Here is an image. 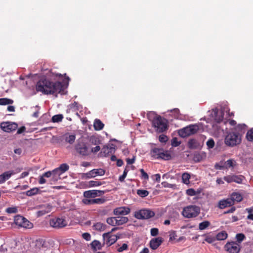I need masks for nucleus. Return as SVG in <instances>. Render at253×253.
I'll use <instances>...</instances> for the list:
<instances>
[{"label":"nucleus","mask_w":253,"mask_h":253,"mask_svg":"<svg viewBox=\"0 0 253 253\" xmlns=\"http://www.w3.org/2000/svg\"><path fill=\"white\" fill-rule=\"evenodd\" d=\"M63 116L61 114L55 115L52 118V121L53 123H58L62 121Z\"/></svg>","instance_id":"37"},{"label":"nucleus","mask_w":253,"mask_h":253,"mask_svg":"<svg viewBox=\"0 0 253 253\" xmlns=\"http://www.w3.org/2000/svg\"><path fill=\"white\" fill-rule=\"evenodd\" d=\"M6 212L8 213H16L18 212L17 208L14 207H9L6 209Z\"/></svg>","instance_id":"43"},{"label":"nucleus","mask_w":253,"mask_h":253,"mask_svg":"<svg viewBox=\"0 0 253 253\" xmlns=\"http://www.w3.org/2000/svg\"><path fill=\"white\" fill-rule=\"evenodd\" d=\"M14 174L13 170L7 171L0 175V184H2L5 182L6 180H8L12 175Z\"/></svg>","instance_id":"18"},{"label":"nucleus","mask_w":253,"mask_h":253,"mask_svg":"<svg viewBox=\"0 0 253 253\" xmlns=\"http://www.w3.org/2000/svg\"><path fill=\"white\" fill-rule=\"evenodd\" d=\"M115 152V146L114 144H111V146H108L105 145L103 147L100 152V156L101 157H108Z\"/></svg>","instance_id":"13"},{"label":"nucleus","mask_w":253,"mask_h":253,"mask_svg":"<svg viewBox=\"0 0 253 253\" xmlns=\"http://www.w3.org/2000/svg\"><path fill=\"white\" fill-rule=\"evenodd\" d=\"M204 236L205 237V241L209 244H211L216 241L215 236H212L211 235H204Z\"/></svg>","instance_id":"30"},{"label":"nucleus","mask_w":253,"mask_h":253,"mask_svg":"<svg viewBox=\"0 0 253 253\" xmlns=\"http://www.w3.org/2000/svg\"><path fill=\"white\" fill-rule=\"evenodd\" d=\"M94 128L95 130H100L104 127V125L99 119H95L93 124Z\"/></svg>","instance_id":"21"},{"label":"nucleus","mask_w":253,"mask_h":253,"mask_svg":"<svg viewBox=\"0 0 253 253\" xmlns=\"http://www.w3.org/2000/svg\"><path fill=\"white\" fill-rule=\"evenodd\" d=\"M164 239L161 237L152 238L149 242V247L152 250H157L163 243Z\"/></svg>","instance_id":"14"},{"label":"nucleus","mask_w":253,"mask_h":253,"mask_svg":"<svg viewBox=\"0 0 253 253\" xmlns=\"http://www.w3.org/2000/svg\"><path fill=\"white\" fill-rule=\"evenodd\" d=\"M103 238L104 243L110 246L117 241L118 238L116 235L111 234V232H108L103 234Z\"/></svg>","instance_id":"12"},{"label":"nucleus","mask_w":253,"mask_h":253,"mask_svg":"<svg viewBox=\"0 0 253 253\" xmlns=\"http://www.w3.org/2000/svg\"><path fill=\"white\" fill-rule=\"evenodd\" d=\"M149 191L143 189H138L137 191V194L141 197L144 198L149 195Z\"/></svg>","instance_id":"36"},{"label":"nucleus","mask_w":253,"mask_h":253,"mask_svg":"<svg viewBox=\"0 0 253 253\" xmlns=\"http://www.w3.org/2000/svg\"><path fill=\"white\" fill-rule=\"evenodd\" d=\"M76 139V135L74 134L70 135L68 136H66L65 138V141L69 143L70 144H72L74 143Z\"/></svg>","instance_id":"35"},{"label":"nucleus","mask_w":253,"mask_h":253,"mask_svg":"<svg viewBox=\"0 0 253 253\" xmlns=\"http://www.w3.org/2000/svg\"><path fill=\"white\" fill-rule=\"evenodd\" d=\"M92 172L93 173V177L96 176L97 175L102 176L105 174V170L102 169H93L91 170Z\"/></svg>","instance_id":"25"},{"label":"nucleus","mask_w":253,"mask_h":253,"mask_svg":"<svg viewBox=\"0 0 253 253\" xmlns=\"http://www.w3.org/2000/svg\"><path fill=\"white\" fill-rule=\"evenodd\" d=\"M105 201V199L104 198L93 199L94 204H103Z\"/></svg>","instance_id":"50"},{"label":"nucleus","mask_w":253,"mask_h":253,"mask_svg":"<svg viewBox=\"0 0 253 253\" xmlns=\"http://www.w3.org/2000/svg\"><path fill=\"white\" fill-rule=\"evenodd\" d=\"M84 198H94L96 197V196L95 195L94 190H90L88 191H86L84 192Z\"/></svg>","instance_id":"26"},{"label":"nucleus","mask_w":253,"mask_h":253,"mask_svg":"<svg viewBox=\"0 0 253 253\" xmlns=\"http://www.w3.org/2000/svg\"><path fill=\"white\" fill-rule=\"evenodd\" d=\"M180 142H178L176 138H174L172 139V142H171V145L174 147L178 146L180 145Z\"/></svg>","instance_id":"61"},{"label":"nucleus","mask_w":253,"mask_h":253,"mask_svg":"<svg viewBox=\"0 0 253 253\" xmlns=\"http://www.w3.org/2000/svg\"><path fill=\"white\" fill-rule=\"evenodd\" d=\"M241 141V135L237 132L228 133L225 138V143L228 146L233 147L239 144Z\"/></svg>","instance_id":"4"},{"label":"nucleus","mask_w":253,"mask_h":253,"mask_svg":"<svg viewBox=\"0 0 253 253\" xmlns=\"http://www.w3.org/2000/svg\"><path fill=\"white\" fill-rule=\"evenodd\" d=\"M186 193L190 196H195L197 194L196 191L192 188L188 189L186 190Z\"/></svg>","instance_id":"49"},{"label":"nucleus","mask_w":253,"mask_h":253,"mask_svg":"<svg viewBox=\"0 0 253 253\" xmlns=\"http://www.w3.org/2000/svg\"><path fill=\"white\" fill-rule=\"evenodd\" d=\"M151 235L152 236H156L159 234V230L158 228H153L151 229Z\"/></svg>","instance_id":"58"},{"label":"nucleus","mask_w":253,"mask_h":253,"mask_svg":"<svg viewBox=\"0 0 253 253\" xmlns=\"http://www.w3.org/2000/svg\"><path fill=\"white\" fill-rule=\"evenodd\" d=\"M190 178V175L188 173L185 172L182 175V180L184 184H188L189 183V179Z\"/></svg>","instance_id":"32"},{"label":"nucleus","mask_w":253,"mask_h":253,"mask_svg":"<svg viewBox=\"0 0 253 253\" xmlns=\"http://www.w3.org/2000/svg\"><path fill=\"white\" fill-rule=\"evenodd\" d=\"M224 249L229 253H239L241 250V245L233 241L228 242L225 244Z\"/></svg>","instance_id":"10"},{"label":"nucleus","mask_w":253,"mask_h":253,"mask_svg":"<svg viewBox=\"0 0 253 253\" xmlns=\"http://www.w3.org/2000/svg\"><path fill=\"white\" fill-rule=\"evenodd\" d=\"M36 90L44 94H55L57 96L58 93H63V85L60 82H53L46 79L39 80L36 86Z\"/></svg>","instance_id":"1"},{"label":"nucleus","mask_w":253,"mask_h":253,"mask_svg":"<svg viewBox=\"0 0 253 253\" xmlns=\"http://www.w3.org/2000/svg\"><path fill=\"white\" fill-rule=\"evenodd\" d=\"M90 141L92 144L96 145L98 144L99 140L95 137H91L90 138Z\"/></svg>","instance_id":"62"},{"label":"nucleus","mask_w":253,"mask_h":253,"mask_svg":"<svg viewBox=\"0 0 253 253\" xmlns=\"http://www.w3.org/2000/svg\"><path fill=\"white\" fill-rule=\"evenodd\" d=\"M18 125L13 122H6L0 124V127L2 130L7 132H12L17 128Z\"/></svg>","instance_id":"11"},{"label":"nucleus","mask_w":253,"mask_h":253,"mask_svg":"<svg viewBox=\"0 0 253 253\" xmlns=\"http://www.w3.org/2000/svg\"><path fill=\"white\" fill-rule=\"evenodd\" d=\"M50 226L54 228H62L67 225V221L63 217H54L49 220Z\"/></svg>","instance_id":"9"},{"label":"nucleus","mask_w":253,"mask_h":253,"mask_svg":"<svg viewBox=\"0 0 253 253\" xmlns=\"http://www.w3.org/2000/svg\"><path fill=\"white\" fill-rule=\"evenodd\" d=\"M20 227L27 229H31L33 228V224L32 222H30L28 220H27L26 218L24 221L23 222V223H22V225H21Z\"/></svg>","instance_id":"33"},{"label":"nucleus","mask_w":253,"mask_h":253,"mask_svg":"<svg viewBox=\"0 0 253 253\" xmlns=\"http://www.w3.org/2000/svg\"><path fill=\"white\" fill-rule=\"evenodd\" d=\"M128 170L126 169H125L123 172V174L119 177V180L121 182H123L124 181L125 178L127 175Z\"/></svg>","instance_id":"54"},{"label":"nucleus","mask_w":253,"mask_h":253,"mask_svg":"<svg viewBox=\"0 0 253 253\" xmlns=\"http://www.w3.org/2000/svg\"><path fill=\"white\" fill-rule=\"evenodd\" d=\"M246 138L248 141H253V128L248 131L246 134Z\"/></svg>","instance_id":"41"},{"label":"nucleus","mask_w":253,"mask_h":253,"mask_svg":"<svg viewBox=\"0 0 253 253\" xmlns=\"http://www.w3.org/2000/svg\"><path fill=\"white\" fill-rule=\"evenodd\" d=\"M128 221V219L126 216L116 217L117 225H122Z\"/></svg>","instance_id":"23"},{"label":"nucleus","mask_w":253,"mask_h":253,"mask_svg":"<svg viewBox=\"0 0 253 253\" xmlns=\"http://www.w3.org/2000/svg\"><path fill=\"white\" fill-rule=\"evenodd\" d=\"M177 235L175 231H171L169 233V241H173L176 240Z\"/></svg>","instance_id":"51"},{"label":"nucleus","mask_w":253,"mask_h":253,"mask_svg":"<svg viewBox=\"0 0 253 253\" xmlns=\"http://www.w3.org/2000/svg\"><path fill=\"white\" fill-rule=\"evenodd\" d=\"M214 141L213 139H210L207 142V145L210 149L213 148L214 146Z\"/></svg>","instance_id":"48"},{"label":"nucleus","mask_w":253,"mask_h":253,"mask_svg":"<svg viewBox=\"0 0 253 253\" xmlns=\"http://www.w3.org/2000/svg\"><path fill=\"white\" fill-rule=\"evenodd\" d=\"M92 173L91 170L87 173H84L82 174V178L85 179L93 178V175Z\"/></svg>","instance_id":"44"},{"label":"nucleus","mask_w":253,"mask_h":253,"mask_svg":"<svg viewBox=\"0 0 253 253\" xmlns=\"http://www.w3.org/2000/svg\"><path fill=\"white\" fill-rule=\"evenodd\" d=\"M130 211V209L126 207H121L114 210L113 213L116 215H125L128 214Z\"/></svg>","instance_id":"15"},{"label":"nucleus","mask_w":253,"mask_h":253,"mask_svg":"<svg viewBox=\"0 0 253 253\" xmlns=\"http://www.w3.org/2000/svg\"><path fill=\"white\" fill-rule=\"evenodd\" d=\"M170 112L172 113L171 115H173L175 118H177L179 114V110L177 108H175L172 110H170Z\"/></svg>","instance_id":"46"},{"label":"nucleus","mask_w":253,"mask_h":253,"mask_svg":"<svg viewBox=\"0 0 253 253\" xmlns=\"http://www.w3.org/2000/svg\"><path fill=\"white\" fill-rule=\"evenodd\" d=\"M155 215V212L150 209H144L136 211L134 216L138 219H149Z\"/></svg>","instance_id":"6"},{"label":"nucleus","mask_w":253,"mask_h":253,"mask_svg":"<svg viewBox=\"0 0 253 253\" xmlns=\"http://www.w3.org/2000/svg\"><path fill=\"white\" fill-rule=\"evenodd\" d=\"M140 172H141V177L142 178H144L146 180H148L149 179V176L148 174L144 171L143 169H140Z\"/></svg>","instance_id":"53"},{"label":"nucleus","mask_w":253,"mask_h":253,"mask_svg":"<svg viewBox=\"0 0 253 253\" xmlns=\"http://www.w3.org/2000/svg\"><path fill=\"white\" fill-rule=\"evenodd\" d=\"M159 140L162 143H165L168 140V137L164 134H161L159 137Z\"/></svg>","instance_id":"52"},{"label":"nucleus","mask_w":253,"mask_h":253,"mask_svg":"<svg viewBox=\"0 0 253 253\" xmlns=\"http://www.w3.org/2000/svg\"><path fill=\"white\" fill-rule=\"evenodd\" d=\"M26 130V127L24 126H22L18 129L17 131V134H21Z\"/></svg>","instance_id":"63"},{"label":"nucleus","mask_w":253,"mask_h":253,"mask_svg":"<svg viewBox=\"0 0 253 253\" xmlns=\"http://www.w3.org/2000/svg\"><path fill=\"white\" fill-rule=\"evenodd\" d=\"M196 141L195 139H190L188 141V146L190 148H193L196 147Z\"/></svg>","instance_id":"55"},{"label":"nucleus","mask_w":253,"mask_h":253,"mask_svg":"<svg viewBox=\"0 0 253 253\" xmlns=\"http://www.w3.org/2000/svg\"><path fill=\"white\" fill-rule=\"evenodd\" d=\"M151 156L155 159L169 160L171 159V155L168 151H165L163 148H153L150 151Z\"/></svg>","instance_id":"3"},{"label":"nucleus","mask_w":253,"mask_h":253,"mask_svg":"<svg viewBox=\"0 0 253 253\" xmlns=\"http://www.w3.org/2000/svg\"><path fill=\"white\" fill-rule=\"evenodd\" d=\"M199 129V126L197 124L189 125L181 129L179 133L182 137H185L197 133Z\"/></svg>","instance_id":"7"},{"label":"nucleus","mask_w":253,"mask_h":253,"mask_svg":"<svg viewBox=\"0 0 253 253\" xmlns=\"http://www.w3.org/2000/svg\"><path fill=\"white\" fill-rule=\"evenodd\" d=\"M52 207L49 204H45L41 207L37 213L38 216H42L46 213L50 212L52 210Z\"/></svg>","instance_id":"16"},{"label":"nucleus","mask_w":253,"mask_h":253,"mask_svg":"<svg viewBox=\"0 0 253 253\" xmlns=\"http://www.w3.org/2000/svg\"><path fill=\"white\" fill-rule=\"evenodd\" d=\"M148 119L152 121V126L158 132H163L168 129L167 120L161 116L151 112L148 115Z\"/></svg>","instance_id":"2"},{"label":"nucleus","mask_w":253,"mask_h":253,"mask_svg":"<svg viewBox=\"0 0 253 253\" xmlns=\"http://www.w3.org/2000/svg\"><path fill=\"white\" fill-rule=\"evenodd\" d=\"M108 224L112 226L117 225L116 217H111L107 219L106 220Z\"/></svg>","instance_id":"39"},{"label":"nucleus","mask_w":253,"mask_h":253,"mask_svg":"<svg viewBox=\"0 0 253 253\" xmlns=\"http://www.w3.org/2000/svg\"><path fill=\"white\" fill-rule=\"evenodd\" d=\"M94 192L96 197L101 196L105 193V191L102 190H94Z\"/></svg>","instance_id":"60"},{"label":"nucleus","mask_w":253,"mask_h":253,"mask_svg":"<svg viewBox=\"0 0 253 253\" xmlns=\"http://www.w3.org/2000/svg\"><path fill=\"white\" fill-rule=\"evenodd\" d=\"M200 212V208L196 205H190L183 208L182 214L185 217H196Z\"/></svg>","instance_id":"5"},{"label":"nucleus","mask_w":253,"mask_h":253,"mask_svg":"<svg viewBox=\"0 0 253 253\" xmlns=\"http://www.w3.org/2000/svg\"><path fill=\"white\" fill-rule=\"evenodd\" d=\"M40 191L38 188L35 187L26 191V195L28 196H32L38 194Z\"/></svg>","instance_id":"28"},{"label":"nucleus","mask_w":253,"mask_h":253,"mask_svg":"<svg viewBox=\"0 0 253 253\" xmlns=\"http://www.w3.org/2000/svg\"><path fill=\"white\" fill-rule=\"evenodd\" d=\"M57 169L62 174L69 169V166L67 164H62Z\"/></svg>","instance_id":"34"},{"label":"nucleus","mask_w":253,"mask_h":253,"mask_svg":"<svg viewBox=\"0 0 253 253\" xmlns=\"http://www.w3.org/2000/svg\"><path fill=\"white\" fill-rule=\"evenodd\" d=\"M233 182L237 183H241L243 181V177L241 176H237L233 175Z\"/></svg>","instance_id":"47"},{"label":"nucleus","mask_w":253,"mask_h":253,"mask_svg":"<svg viewBox=\"0 0 253 253\" xmlns=\"http://www.w3.org/2000/svg\"><path fill=\"white\" fill-rule=\"evenodd\" d=\"M83 203L87 205H94L93 199L84 198L82 200Z\"/></svg>","instance_id":"42"},{"label":"nucleus","mask_w":253,"mask_h":253,"mask_svg":"<svg viewBox=\"0 0 253 253\" xmlns=\"http://www.w3.org/2000/svg\"><path fill=\"white\" fill-rule=\"evenodd\" d=\"M232 205H233V202L230 197L226 199L220 200L218 202V208L220 209H223L226 207L232 206Z\"/></svg>","instance_id":"17"},{"label":"nucleus","mask_w":253,"mask_h":253,"mask_svg":"<svg viewBox=\"0 0 253 253\" xmlns=\"http://www.w3.org/2000/svg\"><path fill=\"white\" fill-rule=\"evenodd\" d=\"M128 249V246L126 244L124 243L122 246L117 249V251L119 252H122L125 250H126Z\"/></svg>","instance_id":"56"},{"label":"nucleus","mask_w":253,"mask_h":253,"mask_svg":"<svg viewBox=\"0 0 253 253\" xmlns=\"http://www.w3.org/2000/svg\"><path fill=\"white\" fill-rule=\"evenodd\" d=\"M25 219L26 218L24 217L23 216L20 215H17L14 217V223L16 225L20 227L21 225H22V223H23V222Z\"/></svg>","instance_id":"22"},{"label":"nucleus","mask_w":253,"mask_h":253,"mask_svg":"<svg viewBox=\"0 0 253 253\" xmlns=\"http://www.w3.org/2000/svg\"><path fill=\"white\" fill-rule=\"evenodd\" d=\"M237 243L241 245V242L246 238L245 235L243 233H238L236 235Z\"/></svg>","instance_id":"38"},{"label":"nucleus","mask_w":253,"mask_h":253,"mask_svg":"<svg viewBox=\"0 0 253 253\" xmlns=\"http://www.w3.org/2000/svg\"><path fill=\"white\" fill-rule=\"evenodd\" d=\"M211 225V223L209 221H204L201 222L199 225V229L200 230H203L207 228Z\"/></svg>","instance_id":"29"},{"label":"nucleus","mask_w":253,"mask_h":253,"mask_svg":"<svg viewBox=\"0 0 253 253\" xmlns=\"http://www.w3.org/2000/svg\"><path fill=\"white\" fill-rule=\"evenodd\" d=\"M75 149L76 152L82 156H88L89 154L88 148L86 144L83 140H78L75 145Z\"/></svg>","instance_id":"8"},{"label":"nucleus","mask_w":253,"mask_h":253,"mask_svg":"<svg viewBox=\"0 0 253 253\" xmlns=\"http://www.w3.org/2000/svg\"><path fill=\"white\" fill-rule=\"evenodd\" d=\"M92 248L95 250H100L102 248L101 243L97 240H94L91 243Z\"/></svg>","instance_id":"27"},{"label":"nucleus","mask_w":253,"mask_h":253,"mask_svg":"<svg viewBox=\"0 0 253 253\" xmlns=\"http://www.w3.org/2000/svg\"><path fill=\"white\" fill-rule=\"evenodd\" d=\"M52 178L50 183L52 184V182L57 181L58 179H61L60 175L62 174L57 168L53 170L52 171Z\"/></svg>","instance_id":"19"},{"label":"nucleus","mask_w":253,"mask_h":253,"mask_svg":"<svg viewBox=\"0 0 253 253\" xmlns=\"http://www.w3.org/2000/svg\"><path fill=\"white\" fill-rule=\"evenodd\" d=\"M224 180L227 181L228 183H231L233 182V175H227L223 177Z\"/></svg>","instance_id":"57"},{"label":"nucleus","mask_w":253,"mask_h":253,"mask_svg":"<svg viewBox=\"0 0 253 253\" xmlns=\"http://www.w3.org/2000/svg\"><path fill=\"white\" fill-rule=\"evenodd\" d=\"M228 235L226 231H222L215 236L216 240H224L227 238Z\"/></svg>","instance_id":"24"},{"label":"nucleus","mask_w":253,"mask_h":253,"mask_svg":"<svg viewBox=\"0 0 253 253\" xmlns=\"http://www.w3.org/2000/svg\"><path fill=\"white\" fill-rule=\"evenodd\" d=\"M44 178L45 177L43 176V175L40 176L39 183L41 184L45 183L46 182V180Z\"/></svg>","instance_id":"64"},{"label":"nucleus","mask_w":253,"mask_h":253,"mask_svg":"<svg viewBox=\"0 0 253 253\" xmlns=\"http://www.w3.org/2000/svg\"><path fill=\"white\" fill-rule=\"evenodd\" d=\"M102 183L100 181L91 180L89 182V186L90 187H95L101 185Z\"/></svg>","instance_id":"45"},{"label":"nucleus","mask_w":253,"mask_h":253,"mask_svg":"<svg viewBox=\"0 0 253 253\" xmlns=\"http://www.w3.org/2000/svg\"><path fill=\"white\" fill-rule=\"evenodd\" d=\"M13 103V101L12 99L7 98H0V105H5L8 104H11Z\"/></svg>","instance_id":"31"},{"label":"nucleus","mask_w":253,"mask_h":253,"mask_svg":"<svg viewBox=\"0 0 253 253\" xmlns=\"http://www.w3.org/2000/svg\"><path fill=\"white\" fill-rule=\"evenodd\" d=\"M94 226L95 229L98 231H103L105 228V225L100 222L96 223Z\"/></svg>","instance_id":"40"},{"label":"nucleus","mask_w":253,"mask_h":253,"mask_svg":"<svg viewBox=\"0 0 253 253\" xmlns=\"http://www.w3.org/2000/svg\"><path fill=\"white\" fill-rule=\"evenodd\" d=\"M82 237L86 241H90L91 239V236L88 233H84L82 234Z\"/></svg>","instance_id":"59"},{"label":"nucleus","mask_w":253,"mask_h":253,"mask_svg":"<svg viewBox=\"0 0 253 253\" xmlns=\"http://www.w3.org/2000/svg\"><path fill=\"white\" fill-rule=\"evenodd\" d=\"M230 198L232 200L234 205L235 202H240L242 201L243 196L238 192H233L231 194Z\"/></svg>","instance_id":"20"}]
</instances>
